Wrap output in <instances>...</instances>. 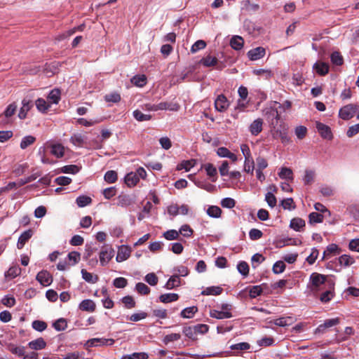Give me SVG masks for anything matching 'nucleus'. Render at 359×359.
<instances>
[{"label":"nucleus","instance_id":"cd10ccee","mask_svg":"<svg viewBox=\"0 0 359 359\" xmlns=\"http://www.w3.org/2000/svg\"><path fill=\"white\" fill-rule=\"evenodd\" d=\"M231 46L235 50H241L243 47L244 41L241 36H234L230 41Z\"/></svg>","mask_w":359,"mask_h":359},{"label":"nucleus","instance_id":"b1692460","mask_svg":"<svg viewBox=\"0 0 359 359\" xmlns=\"http://www.w3.org/2000/svg\"><path fill=\"white\" fill-rule=\"evenodd\" d=\"M313 69H315L316 72L320 76H324L329 72V66L325 62L315 63L313 65Z\"/></svg>","mask_w":359,"mask_h":359},{"label":"nucleus","instance_id":"1a4fd4ad","mask_svg":"<svg viewBox=\"0 0 359 359\" xmlns=\"http://www.w3.org/2000/svg\"><path fill=\"white\" fill-rule=\"evenodd\" d=\"M265 54L266 50L263 47H257L251 49L247 53L248 58L252 61H255L264 57Z\"/></svg>","mask_w":359,"mask_h":359},{"label":"nucleus","instance_id":"49530a36","mask_svg":"<svg viewBox=\"0 0 359 359\" xmlns=\"http://www.w3.org/2000/svg\"><path fill=\"white\" fill-rule=\"evenodd\" d=\"M179 235L182 234L184 237L190 238L192 236L194 231L188 224L182 225L178 231Z\"/></svg>","mask_w":359,"mask_h":359},{"label":"nucleus","instance_id":"603ef678","mask_svg":"<svg viewBox=\"0 0 359 359\" xmlns=\"http://www.w3.org/2000/svg\"><path fill=\"white\" fill-rule=\"evenodd\" d=\"M222 292V289L220 287H209L202 292V294L204 295H218Z\"/></svg>","mask_w":359,"mask_h":359},{"label":"nucleus","instance_id":"f3484780","mask_svg":"<svg viewBox=\"0 0 359 359\" xmlns=\"http://www.w3.org/2000/svg\"><path fill=\"white\" fill-rule=\"evenodd\" d=\"M157 109L158 110H170L177 111L180 109V105L177 103L162 102L157 104Z\"/></svg>","mask_w":359,"mask_h":359},{"label":"nucleus","instance_id":"e2e57ef3","mask_svg":"<svg viewBox=\"0 0 359 359\" xmlns=\"http://www.w3.org/2000/svg\"><path fill=\"white\" fill-rule=\"evenodd\" d=\"M255 163L253 158L245 159L244 170L248 173L253 174Z\"/></svg>","mask_w":359,"mask_h":359},{"label":"nucleus","instance_id":"423d86ee","mask_svg":"<svg viewBox=\"0 0 359 359\" xmlns=\"http://www.w3.org/2000/svg\"><path fill=\"white\" fill-rule=\"evenodd\" d=\"M229 105V101L223 94L219 95L215 100V108L219 112L225 111Z\"/></svg>","mask_w":359,"mask_h":359},{"label":"nucleus","instance_id":"c756f323","mask_svg":"<svg viewBox=\"0 0 359 359\" xmlns=\"http://www.w3.org/2000/svg\"><path fill=\"white\" fill-rule=\"evenodd\" d=\"M133 203V200L128 195H120L118 197L117 205L121 207H128Z\"/></svg>","mask_w":359,"mask_h":359},{"label":"nucleus","instance_id":"72a5a7b5","mask_svg":"<svg viewBox=\"0 0 359 359\" xmlns=\"http://www.w3.org/2000/svg\"><path fill=\"white\" fill-rule=\"evenodd\" d=\"M218 60L215 57L208 55L201 59V63L205 67H214L217 64Z\"/></svg>","mask_w":359,"mask_h":359},{"label":"nucleus","instance_id":"4be33fe9","mask_svg":"<svg viewBox=\"0 0 359 359\" xmlns=\"http://www.w3.org/2000/svg\"><path fill=\"white\" fill-rule=\"evenodd\" d=\"M203 168L206 171L207 175L212 178V182L217 180V169L212 163H205L203 165Z\"/></svg>","mask_w":359,"mask_h":359},{"label":"nucleus","instance_id":"de8ad7c7","mask_svg":"<svg viewBox=\"0 0 359 359\" xmlns=\"http://www.w3.org/2000/svg\"><path fill=\"white\" fill-rule=\"evenodd\" d=\"M280 205L285 210H292L296 208L294 202L292 198H287L282 200Z\"/></svg>","mask_w":359,"mask_h":359},{"label":"nucleus","instance_id":"393cba45","mask_svg":"<svg viewBox=\"0 0 359 359\" xmlns=\"http://www.w3.org/2000/svg\"><path fill=\"white\" fill-rule=\"evenodd\" d=\"M278 176L283 180H287L289 181L293 180V172L292 170L289 168H281L280 172H278Z\"/></svg>","mask_w":359,"mask_h":359},{"label":"nucleus","instance_id":"473e14b6","mask_svg":"<svg viewBox=\"0 0 359 359\" xmlns=\"http://www.w3.org/2000/svg\"><path fill=\"white\" fill-rule=\"evenodd\" d=\"M139 180L138 176L134 172L128 173L125 177L126 183L128 187L135 186Z\"/></svg>","mask_w":359,"mask_h":359},{"label":"nucleus","instance_id":"f704fd0d","mask_svg":"<svg viewBox=\"0 0 359 359\" xmlns=\"http://www.w3.org/2000/svg\"><path fill=\"white\" fill-rule=\"evenodd\" d=\"M206 212L211 217L219 218L221 217L222 210L218 206L211 205L207 209Z\"/></svg>","mask_w":359,"mask_h":359},{"label":"nucleus","instance_id":"f257e3e1","mask_svg":"<svg viewBox=\"0 0 359 359\" xmlns=\"http://www.w3.org/2000/svg\"><path fill=\"white\" fill-rule=\"evenodd\" d=\"M278 108H281V104L276 102H271L263 109V115L268 121H271L272 125L274 124V119L276 122L280 119V114L278 111Z\"/></svg>","mask_w":359,"mask_h":359},{"label":"nucleus","instance_id":"37998d69","mask_svg":"<svg viewBox=\"0 0 359 359\" xmlns=\"http://www.w3.org/2000/svg\"><path fill=\"white\" fill-rule=\"evenodd\" d=\"M8 349L13 354H15L19 357H22L25 354V347L24 346H16L14 344H10L8 346Z\"/></svg>","mask_w":359,"mask_h":359},{"label":"nucleus","instance_id":"0eeeda50","mask_svg":"<svg viewBox=\"0 0 359 359\" xmlns=\"http://www.w3.org/2000/svg\"><path fill=\"white\" fill-rule=\"evenodd\" d=\"M316 128L320 136L326 140H332L333 137L330 128L320 122L316 123Z\"/></svg>","mask_w":359,"mask_h":359},{"label":"nucleus","instance_id":"6ab92c4d","mask_svg":"<svg viewBox=\"0 0 359 359\" xmlns=\"http://www.w3.org/2000/svg\"><path fill=\"white\" fill-rule=\"evenodd\" d=\"M28 346L30 348L34 350H41L46 346V342L42 337H39L29 342Z\"/></svg>","mask_w":359,"mask_h":359},{"label":"nucleus","instance_id":"a878e982","mask_svg":"<svg viewBox=\"0 0 359 359\" xmlns=\"http://www.w3.org/2000/svg\"><path fill=\"white\" fill-rule=\"evenodd\" d=\"M304 226L305 221L299 217L293 218L290 224V226L296 231H299Z\"/></svg>","mask_w":359,"mask_h":359},{"label":"nucleus","instance_id":"f03ea898","mask_svg":"<svg viewBox=\"0 0 359 359\" xmlns=\"http://www.w3.org/2000/svg\"><path fill=\"white\" fill-rule=\"evenodd\" d=\"M287 131L288 127L285 123H281L278 128L273 127L271 135L273 139H280L283 144H287L291 142Z\"/></svg>","mask_w":359,"mask_h":359},{"label":"nucleus","instance_id":"ddd939ff","mask_svg":"<svg viewBox=\"0 0 359 359\" xmlns=\"http://www.w3.org/2000/svg\"><path fill=\"white\" fill-rule=\"evenodd\" d=\"M33 235V231L31 229L24 231L19 237L17 247L18 249H22L25 243L29 241Z\"/></svg>","mask_w":359,"mask_h":359},{"label":"nucleus","instance_id":"5701e85b","mask_svg":"<svg viewBox=\"0 0 359 359\" xmlns=\"http://www.w3.org/2000/svg\"><path fill=\"white\" fill-rule=\"evenodd\" d=\"M210 315L212 318L217 319L229 318L232 316L231 313L229 311L212 310Z\"/></svg>","mask_w":359,"mask_h":359},{"label":"nucleus","instance_id":"bf43d9fd","mask_svg":"<svg viewBox=\"0 0 359 359\" xmlns=\"http://www.w3.org/2000/svg\"><path fill=\"white\" fill-rule=\"evenodd\" d=\"M163 237L168 241L176 240L179 238V232L177 230L171 229L163 233Z\"/></svg>","mask_w":359,"mask_h":359},{"label":"nucleus","instance_id":"338daca9","mask_svg":"<svg viewBox=\"0 0 359 359\" xmlns=\"http://www.w3.org/2000/svg\"><path fill=\"white\" fill-rule=\"evenodd\" d=\"M136 290L140 294H148L150 292L149 287L143 283H138L135 286Z\"/></svg>","mask_w":359,"mask_h":359},{"label":"nucleus","instance_id":"0e129e2a","mask_svg":"<svg viewBox=\"0 0 359 359\" xmlns=\"http://www.w3.org/2000/svg\"><path fill=\"white\" fill-rule=\"evenodd\" d=\"M285 266L284 262L278 261L273 266V272L276 274L281 273L285 271Z\"/></svg>","mask_w":359,"mask_h":359},{"label":"nucleus","instance_id":"7c9ffc66","mask_svg":"<svg viewBox=\"0 0 359 359\" xmlns=\"http://www.w3.org/2000/svg\"><path fill=\"white\" fill-rule=\"evenodd\" d=\"M179 296L175 293H166L159 297V300L163 303H170L178 299Z\"/></svg>","mask_w":359,"mask_h":359},{"label":"nucleus","instance_id":"052dcab7","mask_svg":"<svg viewBox=\"0 0 359 359\" xmlns=\"http://www.w3.org/2000/svg\"><path fill=\"white\" fill-rule=\"evenodd\" d=\"M206 43L203 40H198L192 45L191 52L195 53L200 50L204 49Z\"/></svg>","mask_w":359,"mask_h":359},{"label":"nucleus","instance_id":"bb28decb","mask_svg":"<svg viewBox=\"0 0 359 359\" xmlns=\"http://www.w3.org/2000/svg\"><path fill=\"white\" fill-rule=\"evenodd\" d=\"M61 93L57 88L53 89L48 95V100L52 104H57L60 100Z\"/></svg>","mask_w":359,"mask_h":359},{"label":"nucleus","instance_id":"c85d7f7f","mask_svg":"<svg viewBox=\"0 0 359 359\" xmlns=\"http://www.w3.org/2000/svg\"><path fill=\"white\" fill-rule=\"evenodd\" d=\"M253 74L263 77L265 79H269L273 76V73L269 69H257L253 70Z\"/></svg>","mask_w":359,"mask_h":359},{"label":"nucleus","instance_id":"4c0bfd02","mask_svg":"<svg viewBox=\"0 0 359 359\" xmlns=\"http://www.w3.org/2000/svg\"><path fill=\"white\" fill-rule=\"evenodd\" d=\"M91 198L84 195L79 196L76 199V203L79 208H83L86 205H88L91 203Z\"/></svg>","mask_w":359,"mask_h":359},{"label":"nucleus","instance_id":"20e7f679","mask_svg":"<svg viewBox=\"0 0 359 359\" xmlns=\"http://www.w3.org/2000/svg\"><path fill=\"white\" fill-rule=\"evenodd\" d=\"M326 278V276L320 273H311L310 276L311 290L313 292H318L320 290V287L325 283Z\"/></svg>","mask_w":359,"mask_h":359},{"label":"nucleus","instance_id":"6e6d98bb","mask_svg":"<svg viewBox=\"0 0 359 359\" xmlns=\"http://www.w3.org/2000/svg\"><path fill=\"white\" fill-rule=\"evenodd\" d=\"M34 330L38 332H43L47 328V323L42 320H34L32 323Z\"/></svg>","mask_w":359,"mask_h":359},{"label":"nucleus","instance_id":"dca6fc26","mask_svg":"<svg viewBox=\"0 0 359 359\" xmlns=\"http://www.w3.org/2000/svg\"><path fill=\"white\" fill-rule=\"evenodd\" d=\"M79 308L81 311L93 312L95 310L96 305L93 300L85 299L80 303Z\"/></svg>","mask_w":359,"mask_h":359},{"label":"nucleus","instance_id":"4d7b16f0","mask_svg":"<svg viewBox=\"0 0 359 359\" xmlns=\"http://www.w3.org/2000/svg\"><path fill=\"white\" fill-rule=\"evenodd\" d=\"M61 172L76 174L79 171V168L76 165H65L60 168Z\"/></svg>","mask_w":359,"mask_h":359},{"label":"nucleus","instance_id":"e433bc0d","mask_svg":"<svg viewBox=\"0 0 359 359\" xmlns=\"http://www.w3.org/2000/svg\"><path fill=\"white\" fill-rule=\"evenodd\" d=\"M130 81L136 86L142 87L147 83V78L144 75H136L130 79Z\"/></svg>","mask_w":359,"mask_h":359},{"label":"nucleus","instance_id":"4468645a","mask_svg":"<svg viewBox=\"0 0 359 359\" xmlns=\"http://www.w3.org/2000/svg\"><path fill=\"white\" fill-rule=\"evenodd\" d=\"M217 154L219 156L222 158H229L232 161L235 162L237 161V156L234 154L231 153L227 148L226 147H219L217 150Z\"/></svg>","mask_w":359,"mask_h":359},{"label":"nucleus","instance_id":"a18cd8bd","mask_svg":"<svg viewBox=\"0 0 359 359\" xmlns=\"http://www.w3.org/2000/svg\"><path fill=\"white\" fill-rule=\"evenodd\" d=\"M36 141V138L32 135H27L22 138L20 142V148L22 149H25L29 146L32 145Z\"/></svg>","mask_w":359,"mask_h":359},{"label":"nucleus","instance_id":"9b49d317","mask_svg":"<svg viewBox=\"0 0 359 359\" xmlns=\"http://www.w3.org/2000/svg\"><path fill=\"white\" fill-rule=\"evenodd\" d=\"M264 121L262 118H258L252 121V123L249 126V131L251 135L257 136L259 135L263 128Z\"/></svg>","mask_w":359,"mask_h":359},{"label":"nucleus","instance_id":"69168bd1","mask_svg":"<svg viewBox=\"0 0 359 359\" xmlns=\"http://www.w3.org/2000/svg\"><path fill=\"white\" fill-rule=\"evenodd\" d=\"M121 301L126 309H130L135 306V302L131 296H126Z\"/></svg>","mask_w":359,"mask_h":359},{"label":"nucleus","instance_id":"5fc2aeb1","mask_svg":"<svg viewBox=\"0 0 359 359\" xmlns=\"http://www.w3.org/2000/svg\"><path fill=\"white\" fill-rule=\"evenodd\" d=\"M309 218L310 224L321 223L323 221V216L320 213L316 212L310 213Z\"/></svg>","mask_w":359,"mask_h":359},{"label":"nucleus","instance_id":"6e6552de","mask_svg":"<svg viewBox=\"0 0 359 359\" xmlns=\"http://www.w3.org/2000/svg\"><path fill=\"white\" fill-rule=\"evenodd\" d=\"M339 323L340 319L339 318L327 319L323 324L318 325L315 330V334L324 333L326 329L337 325Z\"/></svg>","mask_w":359,"mask_h":359},{"label":"nucleus","instance_id":"2f4dec72","mask_svg":"<svg viewBox=\"0 0 359 359\" xmlns=\"http://www.w3.org/2000/svg\"><path fill=\"white\" fill-rule=\"evenodd\" d=\"M355 262L353 257L348 255H343L339 257V263L341 266L347 267Z\"/></svg>","mask_w":359,"mask_h":359},{"label":"nucleus","instance_id":"58836bf2","mask_svg":"<svg viewBox=\"0 0 359 359\" xmlns=\"http://www.w3.org/2000/svg\"><path fill=\"white\" fill-rule=\"evenodd\" d=\"M197 311L196 306L187 307L182 311L181 316L184 318H191Z\"/></svg>","mask_w":359,"mask_h":359},{"label":"nucleus","instance_id":"f8f14e48","mask_svg":"<svg viewBox=\"0 0 359 359\" xmlns=\"http://www.w3.org/2000/svg\"><path fill=\"white\" fill-rule=\"evenodd\" d=\"M131 250L126 245H121L117 252L116 259L118 262H121L129 258Z\"/></svg>","mask_w":359,"mask_h":359},{"label":"nucleus","instance_id":"aec40b11","mask_svg":"<svg viewBox=\"0 0 359 359\" xmlns=\"http://www.w3.org/2000/svg\"><path fill=\"white\" fill-rule=\"evenodd\" d=\"M180 282L179 275H173L168 279L164 287L167 290L173 289L178 287L180 285Z\"/></svg>","mask_w":359,"mask_h":359},{"label":"nucleus","instance_id":"680f3d73","mask_svg":"<svg viewBox=\"0 0 359 359\" xmlns=\"http://www.w3.org/2000/svg\"><path fill=\"white\" fill-rule=\"evenodd\" d=\"M67 258L69 262V264L74 265L80 260V253L75 251L71 252L68 254Z\"/></svg>","mask_w":359,"mask_h":359},{"label":"nucleus","instance_id":"774afa93","mask_svg":"<svg viewBox=\"0 0 359 359\" xmlns=\"http://www.w3.org/2000/svg\"><path fill=\"white\" fill-rule=\"evenodd\" d=\"M84 141L83 135L81 134H75L70 138V142L75 146L81 147Z\"/></svg>","mask_w":359,"mask_h":359},{"label":"nucleus","instance_id":"7ed1b4c3","mask_svg":"<svg viewBox=\"0 0 359 359\" xmlns=\"http://www.w3.org/2000/svg\"><path fill=\"white\" fill-rule=\"evenodd\" d=\"M359 111L357 104H349L341 107L339 111V116L343 120H349Z\"/></svg>","mask_w":359,"mask_h":359},{"label":"nucleus","instance_id":"a211bd4d","mask_svg":"<svg viewBox=\"0 0 359 359\" xmlns=\"http://www.w3.org/2000/svg\"><path fill=\"white\" fill-rule=\"evenodd\" d=\"M22 106L19 111L18 116L20 119H24L26 118L27 111H29V109L32 107V102L27 99H24L22 102Z\"/></svg>","mask_w":359,"mask_h":359},{"label":"nucleus","instance_id":"3c124183","mask_svg":"<svg viewBox=\"0 0 359 359\" xmlns=\"http://www.w3.org/2000/svg\"><path fill=\"white\" fill-rule=\"evenodd\" d=\"M133 116L138 121H149L151 118V116L150 114H144L140 110H135L133 111Z\"/></svg>","mask_w":359,"mask_h":359},{"label":"nucleus","instance_id":"09e8293b","mask_svg":"<svg viewBox=\"0 0 359 359\" xmlns=\"http://www.w3.org/2000/svg\"><path fill=\"white\" fill-rule=\"evenodd\" d=\"M194 160L184 161L177 166V170H181L184 169L186 171H189L194 166Z\"/></svg>","mask_w":359,"mask_h":359},{"label":"nucleus","instance_id":"ea45409f","mask_svg":"<svg viewBox=\"0 0 359 359\" xmlns=\"http://www.w3.org/2000/svg\"><path fill=\"white\" fill-rule=\"evenodd\" d=\"M36 107L39 111L45 113L50 107L47 102L43 98H39L36 100Z\"/></svg>","mask_w":359,"mask_h":359},{"label":"nucleus","instance_id":"2eb2a0df","mask_svg":"<svg viewBox=\"0 0 359 359\" xmlns=\"http://www.w3.org/2000/svg\"><path fill=\"white\" fill-rule=\"evenodd\" d=\"M92 346H95L98 345H112L114 343V340L113 339H104V338H93L88 341Z\"/></svg>","mask_w":359,"mask_h":359},{"label":"nucleus","instance_id":"8fccbe9b","mask_svg":"<svg viewBox=\"0 0 359 359\" xmlns=\"http://www.w3.org/2000/svg\"><path fill=\"white\" fill-rule=\"evenodd\" d=\"M148 358L149 355L147 353L140 352L125 355L122 357V359H147Z\"/></svg>","mask_w":359,"mask_h":359},{"label":"nucleus","instance_id":"c03bdc74","mask_svg":"<svg viewBox=\"0 0 359 359\" xmlns=\"http://www.w3.org/2000/svg\"><path fill=\"white\" fill-rule=\"evenodd\" d=\"M82 278L88 283H95L98 280V277L88 272L86 269L81 270Z\"/></svg>","mask_w":359,"mask_h":359},{"label":"nucleus","instance_id":"9d476101","mask_svg":"<svg viewBox=\"0 0 359 359\" xmlns=\"http://www.w3.org/2000/svg\"><path fill=\"white\" fill-rule=\"evenodd\" d=\"M36 280L43 285L48 286L53 282V277L47 271H41L38 273Z\"/></svg>","mask_w":359,"mask_h":359},{"label":"nucleus","instance_id":"864d4df0","mask_svg":"<svg viewBox=\"0 0 359 359\" xmlns=\"http://www.w3.org/2000/svg\"><path fill=\"white\" fill-rule=\"evenodd\" d=\"M265 201L267 203L268 205L271 208H273L276 205L277 199L274 194L272 192H267L266 194Z\"/></svg>","mask_w":359,"mask_h":359},{"label":"nucleus","instance_id":"c9c22d12","mask_svg":"<svg viewBox=\"0 0 359 359\" xmlns=\"http://www.w3.org/2000/svg\"><path fill=\"white\" fill-rule=\"evenodd\" d=\"M292 318L291 317H281L273 321H270V323L279 327H285L291 324L290 321H292Z\"/></svg>","mask_w":359,"mask_h":359},{"label":"nucleus","instance_id":"39448f33","mask_svg":"<svg viewBox=\"0 0 359 359\" xmlns=\"http://www.w3.org/2000/svg\"><path fill=\"white\" fill-rule=\"evenodd\" d=\"M114 255V250L111 247L104 246L100 252V262L102 266L107 265Z\"/></svg>","mask_w":359,"mask_h":359},{"label":"nucleus","instance_id":"79ce46f5","mask_svg":"<svg viewBox=\"0 0 359 359\" xmlns=\"http://www.w3.org/2000/svg\"><path fill=\"white\" fill-rule=\"evenodd\" d=\"M53 327L57 331H63L67 327V320L61 318L53 323Z\"/></svg>","mask_w":359,"mask_h":359},{"label":"nucleus","instance_id":"412c9836","mask_svg":"<svg viewBox=\"0 0 359 359\" xmlns=\"http://www.w3.org/2000/svg\"><path fill=\"white\" fill-rule=\"evenodd\" d=\"M50 153L57 158H62L65 154V147L61 144H53Z\"/></svg>","mask_w":359,"mask_h":359},{"label":"nucleus","instance_id":"13d9d810","mask_svg":"<svg viewBox=\"0 0 359 359\" xmlns=\"http://www.w3.org/2000/svg\"><path fill=\"white\" fill-rule=\"evenodd\" d=\"M117 173L114 170L107 171L104 177V180L108 183H114L117 180Z\"/></svg>","mask_w":359,"mask_h":359},{"label":"nucleus","instance_id":"a19ab883","mask_svg":"<svg viewBox=\"0 0 359 359\" xmlns=\"http://www.w3.org/2000/svg\"><path fill=\"white\" fill-rule=\"evenodd\" d=\"M21 273V269L19 266H13L6 272V277L14 278Z\"/></svg>","mask_w":359,"mask_h":359}]
</instances>
